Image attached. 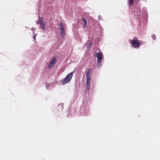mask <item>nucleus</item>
<instances>
[{"label": "nucleus", "instance_id": "nucleus-1", "mask_svg": "<svg viewBox=\"0 0 160 160\" xmlns=\"http://www.w3.org/2000/svg\"><path fill=\"white\" fill-rule=\"evenodd\" d=\"M80 112L82 116H88L89 113L88 106H84L83 105L80 109Z\"/></svg>", "mask_w": 160, "mask_h": 160}, {"label": "nucleus", "instance_id": "nucleus-2", "mask_svg": "<svg viewBox=\"0 0 160 160\" xmlns=\"http://www.w3.org/2000/svg\"><path fill=\"white\" fill-rule=\"evenodd\" d=\"M129 42H130L132 46L134 48H139L140 46V43L139 42V40L136 37H134L133 39H129Z\"/></svg>", "mask_w": 160, "mask_h": 160}, {"label": "nucleus", "instance_id": "nucleus-3", "mask_svg": "<svg viewBox=\"0 0 160 160\" xmlns=\"http://www.w3.org/2000/svg\"><path fill=\"white\" fill-rule=\"evenodd\" d=\"M73 73V72L68 73L62 81V83L66 84L69 82L72 77Z\"/></svg>", "mask_w": 160, "mask_h": 160}, {"label": "nucleus", "instance_id": "nucleus-4", "mask_svg": "<svg viewBox=\"0 0 160 160\" xmlns=\"http://www.w3.org/2000/svg\"><path fill=\"white\" fill-rule=\"evenodd\" d=\"M56 56H54L51 60L49 65L48 66V68H50L53 66L56 63Z\"/></svg>", "mask_w": 160, "mask_h": 160}, {"label": "nucleus", "instance_id": "nucleus-5", "mask_svg": "<svg viewBox=\"0 0 160 160\" xmlns=\"http://www.w3.org/2000/svg\"><path fill=\"white\" fill-rule=\"evenodd\" d=\"M39 18V23L41 25V28L44 30L45 29V24L44 23V22L42 20V18Z\"/></svg>", "mask_w": 160, "mask_h": 160}, {"label": "nucleus", "instance_id": "nucleus-6", "mask_svg": "<svg viewBox=\"0 0 160 160\" xmlns=\"http://www.w3.org/2000/svg\"><path fill=\"white\" fill-rule=\"evenodd\" d=\"M96 56L98 59H102L103 58L102 53L101 52H100L97 53Z\"/></svg>", "mask_w": 160, "mask_h": 160}, {"label": "nucleus", "instance_id": "nucleus-7", "mask_svg": "<svg viewBox=\"0 0 160 160\" xmlns=\"http://www.w3.org/2000/svg\"><path fill=\"white\" fill-rule=\"evenodd\" d=\"M63 103H61L59 104L58 106V108L59 111H61L64 108Z\"/></svg>", "mask_w": 160, "mask_h": 160}, {"label": "nucleus", "instance_id": "nucleus-8", "mask_svg": "<svg viewBox=\"0 0 160 160\" xmlns=\"http://www.w3.org/2000/svg\"><path fill=\"white\" fill-rule=\"evenodd\" d=\"M82 22L83 23V27H86L87 25V20L84 18H82Z\"/></svg>", "mask_w": 160, "mask_h": 160}, {"label": "nucleus", "instance_id": "nucleus-9", "mask_svg": "<svg viewBox=\"0 0 160 160\" xmlns=\"http://www.w3.org/2000/svg\"><path fill=\"white\" fill-rule=\"evenodd\" d=\"M102 59H98L97 62V65L98 66H100L102 65Z\"/></svg>", "mask_w": 160, "mask_h": 160}, {"label": "nucleus", "instance_id": "nucleus-10", "mask_svg": "<svg viewBox=\"0 0 160 160\" xmlns=\"http://www.w3.org/2000/svg\"><path fill=\"white\" fill-rule=\"evenodd\" d=\"M86 90H89L90 87V85L89 84V82H86Z\"/></svg>", "mask_w": 160, "mask_h": 160}, {"label": "nucleus", "instance_id": "nucleus-11", "mask_svg": "<svg viewBox=\"0 0 160 160\" xmlns=\"http://www.w3.org/2000/svg\"><path fill=\"white\" fill-rule=\"evenodd\" d=\"M60 33L62 37H64L65 35V29L60 30Z\"/></svg>", "mask_w": 160, "mask_h": 160}, {"label": "nucleus", "instance_id": "nucleus-12", "mask_svg": "<svg viewBox=\"0 0 160 160\" xmlns=\"http://www.w3.org/2000/svg\"><path fill=\"white\" fill-rule=\"evenodd\" d=\"M91 71V68H89L87 71L86 73V76L90 75V73Z\"/></svg>", "mask_w": 160, "mask_h": 160}, {"label": "nucleus", "instance_id": "nucleus-13", "mask_svg": "<svg viewBox=\"0 0 160 160\" xmlns=\"http://www.w3.org/2000/svg\"><path fill=\"white\" fill-rule=\"evenodd\" d=\"M86 82H90V81L91 80V77L90 76V75L88 76H86Z\"/></svg>", "mask_w": 160, "mask_h": 160}, {"label": "nucleus", "instance_id": "nucleus-14", "mask_svg": "<svg viewBox=\"0 0 160 160\" xmlns=\"http://www.w3.org/2000/svg\"><path fill=\"white\" fill-rule=\"evenodd\" d=\"M134 0H129L128 1V5L129 6H132Z\"/></svg>", "mask_w": 160, "mask_h": 160}, {"label": "nucleus", "instance_id": "nucleus-15", "mask_svg": "<svg viewBox=\"0 0 160 160\" xmlns=\"http://www.w3.org/2000/svg\"><path fill=\"white\" fill-rule=\"evenodd\" d=\"M92 46V43H89L87 46L88 48H91Z\"/></svg>", "mask_w": 160, "mask_h": 160}, {"label": "nucleus", "instance_id": "nucleus-16", "mask_svg": "<svg viewBox=\"0 0 160 160\" xmlns=\"http://www.w3.org/2000/svg\"><path fill=\"white\" fill-rule=\"evenodd\" d=\"M152 39H153V40H156V37H155V35L154 34H152Z\"/></svg>", "mask_w": 160, "mask_h": 160}, {"label": "nucleus", "instance_id": "nucleus-17", "mask_svg": "<svg viewBox=\"0 0 160 160\" xmlns=\"http://www.w3.org/2000/svg\"><path fill=\"white\" fill-rule=\"evenodd\" d=\"M37 34H38V33H36V34L33 35V39H34V40L36 39V37Z\"/></svg>", "mask_w": 160, "mask_h": 160}, {"label": "nucleus", "instance_id": "nucleus-18", "mask_svg": "<svg viewBox=\"0 0 160 160\" xmlns=\"http://www.w3.org/2000/svg\"><path fill=\"white\" fill-rule=\"evenodd\" d=\"M139 42L140 43V46L143 44V43L144 42H143L141 41H140V40H139Z\"/></svg>", "mask_w": 160, "mask_h": 160}, {"label": "nucleus", "instance_id": "nucleus-19", "mask_svg": "<svg viewBox=\"0 0 160 160\" xmlns=\"http://www.w3.org/2000/svg\"><path fill=\"white\" fill-rule=\"evenodd\" d=\"M132 15L133 14L134 15L133 16L134 17H135L136 16V15H135V11H132Z\"/></svg>", "mask_w": 160, "mask_h": 160}, {"label": "nucleus", "instance_id": "nucleus-20", "mask_svg": "<svg viewBox=\"0 0 160 160\" xmlns=\"http://www.w3.org/2000/svg\"><path fill=\"white\" fill-rule=\"evenodd\" d=\"M59 26L60 27H61L63 26L62 24V22H60L59 24Z\"/></svg>", "mask_w": 160, "mask_h": 160}, {"label": "nucleus", "instance_id": "nucleus-21", "mask_svg": "<svg viewBox=\"0 0 160 160\" xmlns=\"http://www.w3.org/2000/svg\"><path fill=\"white\" fill-rule=\"evenodd\" d=\"M46 87L47 89H48V87H49V84L48 83H47V84L46 85Z\"/></svg>", "mask_w": 160, "mask_h": 160}, {"label": "nucleus", "instance_id": "nucleus-22", "mask_svg": "<svg viewBox=\"0 0 160 160\" xmlns=\"http://www.w3.org/2000/svg\"><path fill=\"white\" fill-rule=\"evenodd\" d=\"M98 19L99 20H100L102 19L100 15L98 16Z\"/></svg>", "mask_w": 160, "mask_h": 160}, {"label": "nucleus", "instance_id": "nucleus-23", "mask_svg": "<svg viewBox=\"0 0 160 160\" xmlns=\"http://www.w3.org/2000/svg\"><path fill=\"white\" fill-rule=\"evenodd\" d=\"M60 30H63L65 29L63 28V26L61 27H60Z\"/></svg>", "mask_w": 160, "mask_h": 160}, {"label": "nucleus", "instance_id": "nucleus-24", "mask_svg": "<svg viewBox=\"0 0 160 160\" xmlns=\"http://www.w3.org/2000/svg\"><path fill=\"white\" fill-rule=\"evenodd\" d=\"M36 29V28H31V30L32 31L35 30Z\"/></svg>", "mask_w": 160, "mask_h": 160}, {"label": "nucleus", "instance_id": "nucleus-25", "mask_svg": "<svg viewBox=\"0 0 160 160\" xmlns=\"http://www.w3.org/2000/svg\"><path fill=\"white\" fill-rule=\"evenodd\" d=\"M75 114V112H74V113H73V114L72 115H71V116H73Z\"/></svg>", "mask_w": 160, "mask_h": 160}, {"label": "nucleus", "instance_id": "nucleus-26", "mask_svg": "<svg viewBox=\"0 0 160 160\" xmlns=\"http://www.w3.org/2000/svg\"><path fill=\"white\" fill-rule=\"evenodd\" d=\"M32 33H33V35H34V34H36V33H35V32H34V31H33Z\"/></svg>", "mask_w": 160, "mask_h": 160}, {"label": "nucleus", "instance_id": "nucleus-27", "mask_svg": "<svg viewBox=\"0 0 160 160\" xmlns=\"http://www.w3.org/2000/svg\"><path fill=\"white\" fill-rule=\"evenodd\" d=\"M36 24H38L39 23H39L38 22V21H36Z\"/></svg>", "mask_w": 160, "mask_h": 160}, {"label": "nucleus", "instance_id": "nucleus-28", "mask_svg": "<svg viewBox=\"0 0 160 160\" xmlns=\"http://www.w3.org/2000/svg\"><path fill=\"white\" fill-rule=\"evenodd\" d=\"M137 15H138V11H137Z\"/></svg>", "mask_w": 160, "mask_h": 160}, {"label": "nucleus", "instance_id": "nucleus-29", "mask_svg": "<svg viewBox=\"0 0 160 160\" xmlns=\"http://www.w3.org/2000/svg\"><path fill=\"white\" fill-rule=\"evenodd\" d=\"M25 28H28L27 27H25Z\"/></svg>", "mask_w": 160, "mask_h": 160}, {"label": "nucleus", "instance_id": "nucleus-30", "mask_svg": "<svg viewBox=\"0 0 160 160\" xmlns=\"http://www.w3.org/2000/svg\"><path fill=\"white\" fill-rule=\"evenodd\" d=\"M139 12H140V10L139 9Z\"/></svg>", "mask_w": 160, "mask_h": 160}]
</instances>
